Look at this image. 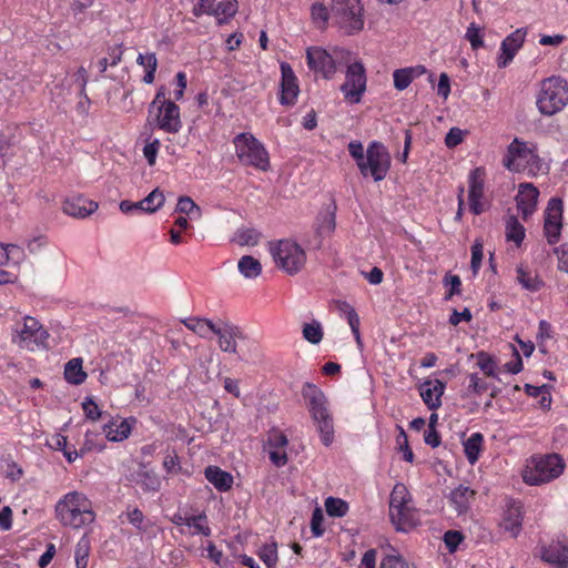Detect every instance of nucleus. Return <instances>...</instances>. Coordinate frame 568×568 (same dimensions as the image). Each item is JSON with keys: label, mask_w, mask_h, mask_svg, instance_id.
Segmentation results:
<instances>
[{"label": "nucleus", "mask_w": 568, "mask_h": 568, "mask_svg": "<svg viewBox=\"0 0 568 568\" xmlns=\"http://www.w3.org/2000/svg\"><path fill=\"white\" fill-rule=\"evenodd\" d=\"M516 281L524 290L532 293L538 292L544 286V281L539 275L524 265L517 266Z\"/></svg>", "instance_id": "32"}, {"label": "nucleus", "mask_w": 568, "mask_h": 568, "mask_svg": "<svg viewBox=\"0 0 568 568\" xmlns=\"http://www.w3.org/2000/svg\"><path fill=\"white\" fill-rule=\"evenodd\" d=\"M445 384L439 379H427L419 386V394L429 409H437L442 405Z\"/></svg>", "instance_id": "29"}, {"label": "nucleus", "mask_w": 568, "mask_h": 568, "mask_svg": "<svg viewBox=\"0 0 568 568\" xmlns=\"http://www.w3.org/2000/svg\"><path fill=\"white\" fill-rule=\"evenodd\" d=\"M165 202L164 193L160 189H154L143 200L140 201L142 212L154 213L160 210Z\"/></svg>", "instance_id": "41"}, {"label": "nucleus", "mask_w": 568, "mask_h": 568, "mask_svg": "<svg viewBox=\"0 0 568 568\" xmlns=\"http://www.w3.org/2000/svg\"><path fill=\"white\" fill-rule=\"evenodd\" d=\"M204 474L207 481L211 483L220 491H226L231 489L233 485L232 475L222 470L217 466L206 467Z\"/></svg>", "instance_id": "33"}, {"label": "nucleus", "mask_w": 568, "mask_h": 568, "mask_svg": "<svg viewBox=\"0 0 568 568\" xmlns=\"http://www.w3.org/2000/svg\"><path fill=\"white\" fill-rule=\"evenodd\" d=\"M302 335L305 341L313 345H317L322 342L324 336V329L322 324L313 320L310 323H305L302 327Z\"/></svg>", "instance_id": "45"}, {"label": "nucleus", "mask_w": 568, "mask_h": 568, "mask_svg": "<svg viewBox=\"0 0 568 568\" xmlns=\"http://www.w3.org/2000/svg\"><path fill=\"white\" fill-rule=\"evenodd\" d=\"M389 517L399 531H408L420 524L419 511L414 506L409 490L402 483H397L390 493Z\"/></svg>", "instance_id": "8"}, {"label": "nucleus", "mask_w": 568, "mask_h": 568, "mask_svg": "<svg viewBox=\"0 0 568 568\" xmlns=\"http://www.w3.org/2000/svg\"><path fill=\"white\" fill-rule=\"evenodd\" d=\"M525 227L519 223L517 217L509 216L506 221V239L514 242L517 246L521 244L525 239Z\"/></svg>", "instance_id": "42"}, {"label": "nucleus", "mask_w": 568, "mask_h": 568, "mask_svg": "<svg viewBox=\"0 0 568 568\" xmlns=\"http://www.w3.org/2000/svg\"><path fill=\"white\" fill-rule=\"evenodd\" d=\"M237 11L236 0H199L193 7L192 13L195 17L203 14L215 17L219 24L227 22Z\"/></svg>", "instance_id": "18"}, {"label": "nucleus", "mask_w": 568, "mask_h": 568, "mask_svg": "<svg viewBox=\"0 0 568 568\" xmlns=\"http://www.w3.org/2000/svg\"><path fill=\"white\" fill-rule=\"evenodd\" d=\"M484 436L481 433H473L463 443L465 456L470 465H475L483 450Z\"/></svg>", "instance_id": "35"}, {"label": "nucleus", "mask_w": 568, "mask_h": 568, "mask_svg": "<svg viewBox=\"0 0 568 568\" xmlns=\"http://www.w3.org/2000/svg\"><path fill=\"white\" fill-rule=\"evenodd\" d=\"M323 520H324V516H323L322 509L318 507L315 508L312 514V519H311V529L315 537H321L324 532V529L322 526Z\"/></svg>", "instance_id": "60"}, {"label": "nucleus", "mask_w": 568, "mask_h": 568, "mask_svg": "<svg viewBox=\"0 0 568 568\" xmlns=\"http://www.w3.org/2000/svg\"><path fill=\"white\" fill-rule=\"evenodd\" d=\"M539 197L538 189L531 183H520L516 195L518 211L524 219L530 216L537 209Z\"/></svg>", "instance_id": "26"}, {"label": "nucleus", "mask_w": 568, "mask_h": 568, "mask_svg": "<svg viewBox=\"0 0 568 568\" xmlns=\"http://www.w3.org/2000/svg\"><path fill=\"white\" fill-rule=\"evenodd\" d=\"M486 171L484 168H476L468 175V203L469 210L479 215L487 209L485 199Z\"/></svg>", "instance_id": "19"}, {"label": "nucleus", "mask_w": 568, "mask_h": 568, "mask_svg": "<svg viewBox=\"0 0 568 568\" xmlns=\"http://www.w3.org/2000/svg\"><path fill=\"white\" fill-rule=\"evenodd\" d=\"M311 14H312L313 21L318 27H324L327 23L328 17H329V12H328L327 8L324 4L318 3V2H316L312 6Z\"/></svg>", "instance_id": "53"}, {"label": "nucleus", "mask_w": 568, "mask_h": 568, "mask_svg": "<svg viewBox=\"0 0 568 568\" xmlns=\"http://www.w3.org/2000/svg\"><path fill=\"white\" fill-rule=\"evenodd\" d=\"M213 335L222 352L236 355L240 361H248L257 351V343L230 322L219 321Z\"/></svg>", "instance_id": "6"}, {"label": "nucleus", "mask_w": 568, "mask_h": 568, "mask_svg": "<svg viewBox=\"0 0 568 568\" xmlns=\"http://www.w3.org/2000/svg\"><path fill=\"white\" fill-rule=\"evenodd\" d=\"M91 549V542L87 535H83L75 546V565L77 568H87L88 567V559L90 555Z\"/></svg>", "instance_id": "46"}, {"label": "nucleus", "mask_w": 568, "mask_h": 568, "mask_svg": "<svg viewBox=\"0 0 568 568\" xmlns=\"http://www.w3.org/2000/svg\"><path fill=\"white\" fill-rule=\"evenodd\" d=\"M54 516L61 526L74 530L85 528L97 519L93 501L79 490H71L59 498Z\"/></svg>", "instance_id": "1"}, {"label": "nucleus", "mask_w": 568, "mask_h": 568, "mask_svg": "<svg viewBox=\"0 0 568 568\" xmlns=\"http://www.w3.org/2000/svg\"><path fill=\"white\" fill-rule=\"evenodd\" d=\"M347 150L364 178L381 182L387 176L392 158L383 143L372 141L364 150L363 143L354 140L348 143Z\"/></svg>", "instance_id": "2"}, {"label": "nucleus", "mask_w": 568, "mask_h": 568, "mask_svg": "<svg viewBox=\"0 0 568 568\" xmlns=\"http://www.w3.org/2000/svg\"><path fill=\"white\" fill-rule=\"evenodd\" d=\"M136 63L139 65H141L145 71L143 81L148 84L152 83L154 81V74H155V71L158 68V60H156L155 53H153V52L140 53L136 58Z\"/></svg>", "instance_id": "38"}, {"label": "nucleus", "mask_w": 568, "mask_h": 568, "mask_svg": "<svg viewBox=\"0 0 568 568\" xmlns=\"http://www.w3.org/2000/svg\"><path fill=\"white\" fill-rule=\"evenodd\" d=\"M379 568H415L409 562H407L396 550L390 549L388 554H386L382 561Z\"/></svg>", "instance_id": "47"}, {"label": "nucleus", "mask_w": 568, "mask_h": 568, "mask_svg": "<svg viewBox=\"0 0 568 568\" xmlns=\"http://www.w3.org/2000/svg\"><path fill=\"white\" fill-rule=\"evenodd\" d=\"M566 40L564 34H541L539 38V44L542 47H559Z\"/></svg>", "instance_id": "63"}, {"label": "nucleus", "mask_w": 568, "mask_h": 568, "mask_svg": "<svg viewBox=\"0 0 568 568\" xmlns=\"http://www.w3.org/2000/svg\"><path fill=\"white\" fill-rule=\"evenodd\" d=\"M175 211L185 214L191 220H199L202 215L201 207L190 196H180Z\"/></svg>", "instance_id": "43"}, {"label": "nucleus", "mask_w": 568, "mask_h": 568, "mask_svg": "<svg viewBox=\"0 0 568 568\" xmlns=\"http://www.w3.org/2000/svg\"><path fill=\"white\" fill-rule=\"evenodd\" d=\"M562 230V202L557 197L549 200L544 221V231L549 244L558 242Z\"/></svg>", "instance_id": "21"}, {"label": "nucleus", "mask_w": 568, "mask_h": 568, "mask_svg": "<svg viewBox=\"0 0 568 568\" xmlns=\"http://www.w3.org/2000/svg\"><path fill=\"white\" fill-rule=\"evenodd\" d=\"M99 207V204L82 195H74L68 197L62 204V211L72 217L85 219L93 214Z\"/></svg>", "instance_id": "27"}, {"label": "nucleus", "mask_w": 568, "mask_h": 568, "mask_svg": "<svg viewBox=\"0 0 568 568\" xmlns=\"http://www.w3.org/2000/svg\"><path fill=\"white\" fill-rule=\"evenodd\" d=\"M82 358L70 359L64 367V378L72 385H80L87 378V373L82 368Z\"/></svg>", "instance_id": "37"}, {"label": "nucleus", "mask_w": 568, "mask_h": 568, "mask_svg": "<svg viewBox=\"0 0 568 568\" xmlns=\"http://www.w3.org/2000/svg\"><path fill=\"white\" fill-rule=\"evenodd\" d=\"M524 507L519 500L507 499L498 520L499 529L511 538H517L523 529Z\"/></svg>", "instance_id": "17"}, {"label": "nucleus", "mask_w": 568, "mask_h": 568, "mask_svg": "<svg viewBox=\"0 0 568 568\" xmlns=\"http://www.w3.org/2000/svg\"><path fill=\"white\" fill-rule=\"evenodd\" d=\"M554 254L557 258V268L560 272L568 274V243H564L555 247Z\"/></svg>", "instance_id": "55"}, {"label": "nucleus", "mask_w": 568, "mask_h": 568, "mask_svg": "<svg viewBox=\"0 0 568 568\" xmlns=\"http://www.w3.org/2000/svg\"><path fill=\"white\" fill-rule=\"evenodd\" d=\"M260 559L267 568H276L277 564V547L275 542L265 544L258 550Z\"/></svg>", "instance_id": "48"}, {"label": "nucleus", "mask_w": 568, "mask_h": 568, "mask_svg": "<svg viewBox=\"0 0 568 568\" xmlns=\"http://www.w3.org/2000/svg\"><path fill=\"white\" fill-rule=\"evenodd\" d=\"M151 115L154 126L165 133L176 134L183 126L180 108L174 102L155 109Z\"/></svg>", "instance_id": "20"}, {"label": "nucleus", "mask_w": 568, "mask_h": 568, "mask_svg": "<svg viewBox=\"0 0 568 568\" xmlns=\"http://www.w3.org/2000/svg\"><path fill=\"white\" fill-rule=\"evenodd\" d=\"M483 257H484L483 244L480 242L476 241L474 243V245L471 246V262H470V266H471L474 274H476L479 271V268L481 266Z\"/></svg>", "instance_id": "59"}, {"label": "nucleus", "mask_w": 568, "mask_h": 568, "mask_svg": "<svg viewBox=\"0 0 568 568\" xmlns=\"http://www.w3.org/2000/svg\"><path fill=\"white\" fill-rule=\"evenodd\" d=\"M171 521L180 528L181 534L189 536H204L211 535L207 517L204 513L192 514L187 510L180 509L171 517Z\"/></svg>", "instance_id": "16"}, {"label": "nucleus", "mask_w": 568, "mask_h": 568, "mask_svg": "<svg viewBox=\"0 0 568 568\" xmlns=\"http://www.w3.org/2000/svg\"><path fill=\"white\" fill-rule=\"evenodd\" d=\"M302 396L320 434L321 442L325 446L332 445L335 437L334 418L327 396L320 387L312 383H305L303 385Z\"/></svg>", "instance_id": "4"}, {"label": "nucleus", "mask_w": 568, "mask_h": 568, "mask_svg": "<svg viewBox=\"0 0 568 568\" xmlns=\"http://www.w3.org/2000/svg\"><path fill=\"white\" fill-rule=\"evenodd\" d=\"M160 146L161 142L159 139H154L144 145L143 155L150 166L155 164Z\"/></svg>", "instance_id": "58"}, {"label": "nucleus", "mask_w": 568, "mask_h": 568, "mask_svg": "<svg viewBox=\"0 0 568 568\" xmlns=\"http://www.w3.org/2000/svg\"><path fill=\"white\" fill-rule=\"evenodd\" d=\"M367 77L363 62L358 59L348 63L345 71V81L341 91L346 102L356 104L362 101L366 91Z\"/></svg>", "instance_id": "15"}, {"label": "nucleus", "mask_w": 568, "mask_h": 568, "mask_svg": "<svg viewBox=\"0 0 568 568\" xmlns=\"http://www.w3.org/2000/svg\"><path fill=\"white\" fill-rule=\"evenodd\" d=\"M235 153L244 165L253 166L261 171L270 168L268 152L264 145L251 133H240L233 140Z\"/></svg>", "instance_id": "13"}, {"label": "nucleus", "mask_w": 568, "mask_h": 568, "mask_svg": "<svg viewBox=\"0 0 568 568\" xmlns=\"http://www.w3.org/2000/svg\"><path fill=\"white\" fill-rule=\"evenodd\" d=\"M504 165L511 172L536 176L548 172L547 163L539 156L535 144L515 139L507 149Z\"/></svg>", "instance_id": "5"}, {"label": "nucleus", "mask_w": 568, "mask_h": 568, "mask_svg": "<svg viewBox=\"0 0 568 568\" xmlns=\"http://www.w3.org/2000/svg\"><path fill=\"white\" fill-rule=\"evenodd\" d=\"M526 36L527 31L519 28L504 39L500 45L501 52L497 60L499 68H505L513 61L518 50L523 47Z\"/></svg>", "instance_id": "24"}, {"label": "nucleus", "mask_w": 568, "mask_h": 568, "mask_svg": "<svg viewBox=\"0 0 568 568\" xmlns=\"http://www.w3.org/2000/svg\"><path fill=\"white\" fill-rule=\"evenodd\" d=\"M477 365L486 376L497 378L496 363L495 361L485 353H479L477 356Z\"/></svg>", "instance_id": "51"}, {"label": "nucleus", "mask_w": 568, "mask_h": 568, "mask_svg": "<svg viewBox=\"0 0 568 568\" xmlns=\"http://www.w3.org/2000/svg\"><path fill=\"white\" fill-rule=\"evenodd\" d=\"M325 508L329 516L343 517L348 511V504L341 498L328 497L325 500Z\"/></svg>", "instance_id": "49"}, {"label": "nucleus", "mask_w": 568, "mask_h": 568, "mask_svg": "<svg viewBox=\"0 0 568 568\" xmlns=\"http://www.w3.org/2000/svg\"><path fill=\"white\" fill-rule=\"evenodd\" d=\"M239 272L245 278H255L262 272V265L255 257L251 255L242 256L237 263Z\"/></svg>", "instance_id": "40"}, {"label": "nucleus", "mask_w": 568, "mask_h": 568, "mask_svg": "<svg viewBox=\"0 0 568 568\" xmlns=\"http://www.w3.org/2000/svg\"><path fill=\"white\" fill-rule=\"evenodd\" d=\"M465 38L469 41L473 50H478L484 45L481 30L476 23L468 26Z\"/></svg>", "instance_id": "50"}, {"label": "nucleus", "mask_w": 568, "mask_h": 568, "mask_svg": "<svg viewBox=\"0 0 568 568\" xmlns=\"http://www.w3.org/2000/svg\"><path fill=\"white\" fill-rule=\"evenodd\" d=\"M568 105V82L558 75L544 79L538 84L536 108L544 116H552Z\"/></svg>", "instance_id": "7"}, {"label": "nucleus", "mask_w": 568, "mask_h": 568, "mask_svg": "<svg viewBox=\"0 0 568 568\" xmlns=\"http://www.w3.org/2000/svg\"><path fill=\"white\" fill-rule=\"evenodd\" d=\"M349 55L351 52L341 47H334L331 51L321 47H311L306 50L308 68L328 80L335 75L337 64L348 61Z\"/></svg>", "instance_id": "11"}, {"label": "nucleus", "mask_w": 568, "mask_h": 568, "mask_svg": "<svg viewBox=\"0 0 568 568\" xmlns=\"http://www.w3.org/2000/svg\"><path fill=\"white\" fill-rule=\"evenodd\" d=\"M302 396L320 434L321 442L325 446L332 445L335 437L334 418L327 396L320 387L312 383H305L303 385Z\"/></svg>", "instance_id": "3"}, {"label": "nucleus", "mask_w": 568, "mask_h": 568, "mask_svg": "<svg viewBox=\"0 0 568 568\" xmlns=\"http://www.w3.org/2000/svg\"><path fill=\"white\" fill-rule=\"evenodd\" d=\"M426 72L425 67L416 65L409 68L397 69L393 72L394 87L403 91L409 87L414 79Z\"/></svg>", "instance_id": "31"}, {"label": "nucleus", "mask_w": 568, "mask_h": 568, "mask_svg": "<svg viewBox=\"0 0 568 568\" xmlns=\"http://www.w3.org/2000/svg\"><path fill=\"white\" fill-rule=\"evenodd\" d=\"M335 229V211L326 207L318 214L316 222V231L321 236H328Z\"/></svg>", "instance_id": "39"}, {"label": "nucleus", "mask_w": 568, "mask_h": 568, "mask_svg": "<svg viewBox=\"0 0 568 568\" xmlns=\"http://www.w3.org/2000/svg\"><path fill=\"white\" fill-rule=\"evenodd\" d=\"M281 95L280 102L283 105H292L295 103L300 89L297 84V78L294 74L293 69L287 63L281 64Z\"/></svg>", "instance_id": "25"}, {"label": "nucleus", "mask_w": 568, "mask_h": 568, "mask_svg": "<svg viewBox=\"0 0 568 568\" xmlns=\"http://www.w3.org/2000/svg\"><path fill=\"white\" fill-rule=\"evenodd\" d=\"M163 468L169 475H175L181 471V463L175 452H171L165 455L163 460Z\"/></svg>", "instance_id": "57"}, {"label": "nucleus", "mask_w": 568, "mask_h": 568, "mask_svg": "<svg viewBox=\"0 0 568 568\" xmlns=\"http://www.w3.org/2000/svg\"><path fill=\"white\" fill-rule=\"evenodd\" d=\"M337 307L341 315L346 318L349 326L361 325L359 316L352 305L347 302H339Z\"/></svg>", "instance_id": "54"}, {"label": "nucleus", "mask_w": 568, "mask_h": 568, "mask_svg": "<svg viewBox=\"0 0 568 568\" xmlns=\"http://www.w3.org/2000/svg\"><path fill=\"white\" fill-rule=\"evenodd\" d=\"M541 558L556 568H566L568 566V541H550L542 548Z\"/></svg>", "instance_id": "28"}, {"label": "nucleus", "mask_w": 568, "mask_h": 568, "mask_svg": "<svg viewBox=\"0 0 568 568\" xmlns=\"http://www.w3.org/2000/svg\"><path fill=\"white\" fill-rule=\"evenodd\" d=\"M268 252L277 268L287 275H295L306 263L305 250L293 240H280L268 244Z\"/></svg>", "instance_id": "10"}, {"label": "nucleus", "mask_w": 568, "mask_h": 568, "mask_svg": "<svg viewBox=\"0 0 568 568\" xmlns=\"http://www.w3.org/2000/svg\"><path fill=\"white\" fill-rule=\"evenodd\" d=\"M287 446L288 439L282 432L273 429L268 433L266 450L268 453L270 460L276 467H283L287 464Z\"/></svg>", "instance_id": "22"}, {"label": "nucleus", "mask_w": 568, "mask_h": 568, "mask_svg": "<svg viewBox=\"0 0 568 568\" xmlns=\"http://www.w3.org/2000/svg\"><path fill=\"white\" fill-rule=\"evenodd\" d=\"M565 467V462L558 454L534 456L526 463L523 480L530 486L547 484L557 479Z\"/></svg>", "instance_id": "9"}, {"label": "nucleus", "mask_w": 568, "mask_h": 568, "mask_svg": "<svg viewBox=\"0 0 568 568\" xmlns=\"http://www.w3.org/2000/svg\"><path fill=\"white\" fill-rule=\"evenodd\" d=\"M49 333L42 324L32 316H24L16 322L12 342L20 348L34 352L47 346Z\"/></svg>", "instance_id": "12"}, {"label": "nucleus", "mask_w": 568, "mask_h": 568, "mask_svg": "<svg viewBox=\"0 0 568 568\" xmlns=\"http://www.w3.org/2000/svg\"><path fill=\"white\" fill-rule=\"evenodd\" d=\"M462 540L463 536L460 535V532L455 530H449L444 535V541L450 551H454L462 542Z\"/></svg>", "instance_id": "64"}, {"label": "nucleus", "mask_w": 568, "mask_h": 568, "mask_svg": "<svg viewBox=\"0 0 568 568\" xmlns=\"http://www.w3.org/2000/svg\"><path fill=\"white\" fill-rule=\"evenodd\" d=\"M181 323L202 338H211L217 324L203 317H189L182 320Z\"/></svg>", "instance_id": "34"}, {"label": "nucleus", "mask_w": 568, "mask_h": 568, "mask_svg": "<svg viewBox=\"0 0 568 568\" xmlns=\"http://www.w3.org/2000/svg\"><path fill=\"white\" fill-rule=\"evenodd\" d=\"M332 13L347 34L358 33L364 28L361 0H332Z\"/></svg>", "instance_id": "14"}, {"label": "nucleus", "mask_w": 568, "mask_h": 568, "mask_svg": "<svg viewBox=\"0 0 568 568\" xmlns=\"http://www.w3.org/2000/svg\"><path fill=\"white\" fill-rule=\"evenodd\" d=\"M514 358L504 365L506 372L510 374H518L523 371L524 364L521 357L516 348H513Z\"/></svg>", "instance_id": "62"}, {"label": "nucleus", "mask_w": 568, "mask_h": 568, "mask_svg": "<svg viewBox=\"0 0 568 568\" xmlns=\"http://www.w3.org/2000/svg\"><path fill=\"white\" fill-rule=\"evenodd\" d=\"M464 140V131L458 128H452L445 138V143L448 148H455Z\"/></svg>", "instance_id": "61"}, {"label": "nucleus", "mask_w": 568, "mask_h": 568, "mask_svg": "<svg viewBox=\"0 0 568 568\" xmlns=\"http://www.w3.org/2000/svg\"><path fill=\"white\" fill-rule=\"evenodd\" d=\"M475 499V491L468 486L459 485L448 496L450 506L458 515L466 514Z\"/></svg>", "instance_id": "30"}, {"label": "nucleus", "mask_w": 568, "mask_h": 568, "mask_svg": "<svg viewBox=\"0 0 568 568\" xmlns=\"http://www.w3.org/2000/svg\"><path fill=\"white\" fill-rule=\"evenodd\" d=\"M69 4V16L78 23H82L87 19V10L92 7L93 0H64Z\"/></svg>", "instance_id": "44"}, {"label": "nucleus", "mask_w": 568, "mask_h": 568, "mask_svg": "<svg viewBox=\"0 0 568 568\" xmlns=\"http://www.w3.org/2000/svg\"><path fill=\"white\" fill-rule=\"evenodd\" d=\"M135 423L136 419L133 417L114 416L103 425L102 432L109 442H123L131 435Z\"/></svg>", "instance_id": "23"}, {"label": "nucleus", "mask_w": 568, "mask_h": 568, "mask_svg": "<svg viewBox=\"0 0 568 568\" xmlns=\"http://www.w3.org/2000/svg\"><path fill=\"white\" fill-rule=\"evenodd\" d=\"M82 409L85 417L92 422H97L102 416L101 409L91 397H87L82 402Z\"/></svg>", "instance_id": "56"}, {"label": "nucleus", "mask_w": 568, "mask_h": 568, "mask_svg": "<svg viewBox=\"0 0 568 568\" xmlns=\"http://www.w3.org/2000/svg\"><path fill=\"white\" fill-rule=\"evenodd\" d=\"M103 444L99 442V434L88 430L84 436V442L81 447V455L91 450H102Z\"/></svg>", "instance_id": "52"}, {"label": "nucleus", "mask_w": 568, "mask_h": 568, "mask_svg": "<svg viewBox=\"0 0 568 568\" xmlns=\"http://www.w3.org/2000/svg\"><path fill=\"white\" fill-rule=\"evenodd\" d=\"M136 484L144 491H158L161 488V478L154 470L142 466L136 473Z\"/></svg>", "instance_id": "36"}]
</instances>
